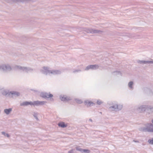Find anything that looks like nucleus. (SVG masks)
<instances>
[{
    "instance_id": "obj_1",
    "label": "nucleus",
    "mask_w": 153,
    "mask_h": 153,
    "mask_svg": "<svg viewBox=\"0 0 153 153\" xmlns=\"http://www.w3.org/2000/svg\"><path fill=\"white\" fill-rule=\"evenodd\" d=\"M145 126L141 127L139 128V130L140 131L153 132V125L152 123L145 124Z\"/></svg>"
},
{
    "instance_id": "obj_2",
    "label": "nucleus",
    "mask_w": 153,
    "mask_h": 153,
    "mask_svg": "<svg viewBox=\"0 0 153 153\" xmlns=\"http://www.w3.org/2000/svg\"><path fill=\"white\" fill-rule=\"evenodd\" d=\"M15 69H19L20 70L22 71H25L26 72H29L32 71L33 70L31 68L26 67H22L20 65H16L15 66Z\"/></svg>"
},
{
    "instance_id": "obj_3",
    "label": "nucleus",
    "mask_w": 153,
    "mask_h": 153,
    "mask_svg": "<svg viewBox=\"0 0 153 153\" xmlns=\"http://www.w3.org/2000/svg\"><path fill=\"white\" fill-rule=\"evenodd\" d=\"M84 30L86 32L88 33H101L103 32L102 30H95L91 28H85V29Z\"/></svg>"
},
{
    "instance_id": "obj_4",
    "label": "nucleus",
    "mask_w": 153,
    "mask_h": 153,
    "mask_svg": "<svg viewBox=\"0 0 153 153\" xmlns=\"http://www.w3.org/2000/svg\"><path fill=\"white\" fill-rule=\"evenodd\" d=\"M123 108V106L121 105L115 104L109 107L110 110L117 111L121 110Z\"/></svg>"
},
{
    "instance_id": "obj_5",
    "label": "nucleus",
    "mask_w": 153,
    "mask_h": 153,
    "mask_svg": "<svg viewBox=\"0 0 153 153\" xmlns=\"http://www.w3.org/2000/svg\"><path fill=\"white\" fill-rule=\"evenodd\" d=\"M41 72L43 74L47 75H50L51 70H49V68L47 67H43L40 70Z\"/></svg>"
},
{
    "instance_id": "obj_6",
    "label": "nucleus",
    "mask_w": 153,
    "mask_h": 153,
    "mask_svg": "<svg viewBox=\"0 0 153 153\" xmlns=\"http://www.w3.org/2000/svg\"><path fill=\"white\" fill-rule=\"evenodd\" d=\"M99 66L97 65H90L88 66L85 69V70H88L90 69L96 70L98 69Z\"/></svg>"
},
{
    "instance_id": "obj_7",
    "label": "nucleus",
    "mask_w": 153,
    "mask_h": 153,
    "mask_svg": "<svg viewBox=\"0 0 153 153\" xmlns=\"http://www.w3.org/2000/svg\"><path fill=\"white\" fill-rule=\"evenodd\" d=\"M138 63L141 64H153V60L151 59L150 60H139L137 61Z\"/></svg>"
},
{
    "instance_id": "obj_8",
    "label": "nucleus",
    "mask_w": 153,
    "mask_h": 153,
    "mask_svg": "<svg viewBox=\"0 0 153 153\" xmlns=\"http://www.w3.org/2000/svg\"><path fill=\"white\" fill-rule=\"evenodd\" d=\"M40 96L43 97L47 98H49L53 96V95L51 94L44 92L41 93L40 94Z\"/></svg>"
},
{
    "instance_id": "obj_9",
    "label": "nucleus",
    "mask_w": 153,
    "mask_h": 153,
    "mask_svg": "<svg viewBox=\"0 0 153 153\" xmlns=\"http://www.w3.org/2000/svg\"><path fill=\"white\" fill-rule=\"evenodd\" d=\"M147 107V106L145 105H141L137 108V110L139 112H142L146 111Z\"/></svg>"
},
{
    "instance_id": "obj_10",
    "label": "nucleus",
    "mask_w": 153,
    "mask_h": 153,
    "mask_svg": "<svg viewBox=\"0 0 153 153\" xmlns=\"http://www.w3.org/2000/svg\"><path fill=\"white\" fill-rule=\"evenodd\" d=\"M46 103V102L43 101H36L34 102H33V105H43L45 104Z\"/></svg>"
},
{
    "instance_id": "obj_11",
    "label": "nucleus",
    "mask_w": 153,
    "mask_h": 153,
    "mask_svg": "<svg viewBox=\"0 0 153 153\" xmlns=\"http://www.w3.org/2000/svg\"><path fill=\"white\" fill-rule=\"evenodd\" d=\"M61 73V71L59 70H51L50 75H58L60 74Z\"/></svg>"
},
{
    "instance_id": "obj_12",
    "label": "nucleus",
    "mask_w": 153,
    "mask_h": 153,
    "mask_svg": "<svg viewBox=\"0 0 153 153\" xmlns=\"http://www.w3.org/2000/svg\"><path fill=\"white\" fill-rule=\"evenodd\" d=\"M4 71H10L12 70V68L11 66L8 64H4Z\"/></svg>"
},
{
    "instance_id": "obj_13",
    "label": "nucleus",
    "mask_w": 153,
    "mask_h": 153,
    "mask_svg": "<svg viewBox=\"0 0 153 153\" xmlns=\"http://www.w3.org/2000/svg\"><path fill=\"white\" fill-rule=\"evenodd\" d=\"M11 94L13 97H17L20 96V94L19 92L15 91H12L10 92L9 95Z\"/></svg>"
},
{
    "instance_id": "obj_14",
    "label": "nucleus",
    "mask_w": 153,
    "mask_h": 153,
    "mask_svg": "<svg viewBox=\"0 0 153 153\" xmlns=\"http://www.w3.org/2000/svg\"><path fill=\"white\" fill-rule=\"evenodd\" d=\"M33 102H32L25 101L20 104L21 106H27L28 105H33Z\"/></svg>"
},
{
    "instance_id": "obj_15",
    "label": "nucleus",
    "mask_w": 153,
    "mask_h": 153,
    "mask_svg": "<svg viewBox=\"0 0 153 153\" xmlns=\"http://www.w3.org/2000/svg\"><path fill=\"white\" fill-rule=\"evenodd\" d=\"M60 98L61 100L64 101H67L70 100L69 97L65 96L60 97Z\"/></svg>"
},
{
    "instance_id": "obj_16",
    "label": "nucleus",
    "mask_w": 153,
    "mask_h": 153,
    "mask_svg": "<svg viewBox=\"0 0 153 153\" xmlns=\"http://www.w3.org/2000/svg\"><path fill=\"white\" fill-rule=\"evenodd\" d=\"M12 111V109L11 108L5 109L4 110V112L7 115H8L10 114Z\"/></svg>"
},
{
    "instance_id": "obj_17",
    "label": "nucleus",
    "mask_w": 153,
    "mask_h": 153,
    "mask_svg": "<svg viewBox=\"0 0 153 153\" xmlns=\"http://www.w3.org/2000/svg\"><path fill=\"white\" fill-rule=\"evenodd\" d=\"M134 85V82L132 81L129 82L128 83V88L131 89H133V85Z\"/></svg>"
},
{
    "instance_id": "obj_18",
    "label": "nucleus",
    "mask_w": 153,
    "mask_h": 153,
    "mask_svg": "<svg viewBox=\"0 0 153 153\" xmlns=\"http://www.w3.org/2000/svg\"><path fill=\"white\" fill-rule=\"evenodd\" d=\"M146 111L149 114L152 113L153 112V108L151 106H147Z\"/></svg>"
},
{
    "instance_id": "obj_19",
    "label": "nucleus",
    "mask_w": 153,
    "mask_h": 153,
    "mask_svg": "<svg viewBox=\"0 0 153 153\" xmlns=\"http://www.w3.org/2000/svg\"><path fill=\"white\" fill-rule=\"evenodd\" d=\"M14 2H26L30 0H11Z\"/></svg>"
},
{
    "instance_id": "obj_20",
    "label": "nucleus",
    "mask_w": 153,
    "mask_h": 153,
    "mask_svg": "<svg viewBox=\"0 0 153 153\" xmlns=\"http://www.w3.org/2000/svg\"><path fill=\"white\" fill-rule=\"evenodd\" d=\"M59 126L62 128L66 127L67 126V125L65 124L64 122H60L58 123Z\"/></svg>"
},
{
    "instance_id": "obj_21",
    "label": "nucleus",
    "mask_w": 153,
    "mask_h": 153,
    "mask_svg": "<svg viewBox=\"0 0 153 153\" xmlns=\"http://www.w3.org/2000/svg\"><path fill=\"white\" fill-rule=\"evenodd\" d=\"M1 93L3 95H6L8 94H9V92L7 90H3L1 91Z\"/></svg>"
},
{
    "instance_id": "obj_22",
    "label": "nucleus",
    "mask_w": 153,
    "mask_h": 153,
    "mask_svg": "<svg viewBox=\"0 0 153 153\" xmlns=\"http://www.w3.org/2000/svg\"><path fill=\"white\" fill-rule=\"evenodd\" d=\"M85 103L86 105H87L88 106H90L91 105V104H93L92 102H91L88 100L85 101Z\"/></svg>"
},
{
    "instance_id": "obj_23",
    "label": "nucleus",
    "mask_w": 153,
    "mask_h": 153,
    "mask_svg": "<svg viewBox=\"0 0 153 153\" xmlns=\"http://www.w3.org/2000/svg\"><path fill=\"white\" fill-rule=\"evenodd\" d=\"M1 133L2 135H3L5 137L9 138L10 137V135L8 133H6L4 131H2Z\"/></svg>"
},
{
    "instance_id": "obj_24",
    "label": "nucleus",
    "mask_w": 153,
    "mask_h": 153,
    "mask_svg": "<svg viewBox=\"0 0 153 153\" xmlns=\"http://www.w3.org/2000/svg\"><path fill=\"white\" fill-rule=\"evenodd\" d=\"M32 115L37 120H39V119L37 117L38 114L37 113L33 112L32 113Z\"/></svg>"
},
{
    "instance_id": "obj_25",
    "label": "nucleus",
    "mask_w": 153,
    "mask_h": 153,
    "mask_svg": "<svg viewBox=\"0 0 153 153\" xmlns=\"http://www.w3.org/2000/svg\"><path fill=\"white\" fill-rule=\"evenodd\" d=\"M4 64L0 65V71H4Z\"/></svg>"
},
{
    "instance_id": "obj_26",
    "label": "nucleus",
    "mask_w": 153,
    "mask_h": 153,
    "mask_svg": "<svg viewBox=\"0 0 153 153\" xmlns=\"http://www.w3.org/2000/svg\"><path fill=\"white\" fill-rule=\"evenodd\" d=\"M127 36L130 38H134L135 37V34L134 33H128Z\"/></svg>"
},
{
    "instance_id": "obj_27",
    "label": "nucleus",
    "mask_w": 153,
    "mask_h": 153,
    "mask_svg": "<svg viewBox=\"0 0 153 153\" xmlns=\"http://www.w3.org/2000/svg\"><path fill=\"white\" fill-rule=\"evenodd\" d=\"M90 152V150L88 149H82V153H89Z\"/></svg>"
},
{
    "instance_id": "obj_28",
    "label": "nucleus",
    "mask_w": 153,
    "mask_h": 153,
    "mask_svg": "<svg viewBox=\"0 0 153 153\" xmlns=\"http://www.w3.org/2000/svg\"><path fill=\"white\" fill-rule=\"evenodd\" d=\"M76 150L79 151L81 152H82V149L80 148L79 147L77 146L76 147Z\"/></svg>"
},
{
    "instance_id": "obj_29",
    "label": "nucleus",
    "mask_w": 153,
    "mask_h": 153,
    "mask_svg": "<svg viewBox=\"0 0 153 153\" xmlns=\"http://www.w3.org/2000/svg\"><path fill=\"white\" fill-rule=\"evenodd\" d=\"M148 142L151 144L153 145V138L150 139L148 140Z\"/></svg>"
},
{
    "instance_id": "obj_30",
    "label": "nucleus",
    "mask_w": 153,
    "mask_h": 153,
    "mask_svg": "<svg viewBox=\"0 0 153 153\" xmlns=\"http://www.w3.org/2000/svg\"><path fill=\"white\" fill-rule=\"evenodd\" d=\"M78 103L81 104L82 102L81 100L76 99L75 100Z\"/></svg>"
},
{
    "instance_id": "obj_31",
    "label": "nucleus",
    "mask_w": 153,
    "mask_h": 153,
    "mask_svg": "<svg viewBox=\"0 0 153 153\" xmlns=\"http://www.w3.org/2000/svg\"><path fill=\"white\" fill-rule=\"evenodd\" d=\"M81 70H74L73 71V73H75L76 72H80L81 71Z\"/></svg>"
},
{
    "instance_id": "obj_32",
    "label": "nucleus",
    "mask_w": 153,
    "mask_h": 153,
    "mask_svg": "<svg viewBox=\"0 0 153 153\" xmlns=\"http://www.w3.org/2000/svg\"><path fill=\"white\" fill-rule=\"evenodd\" d=\"M97 103L98 105H100L102 104V102L100 100H97Z\"/></svg>"
},
{
    "instance_id": "obj_33",
    "label": "nucleus",
    "mask_w": 153,
    "mask_h": 153,
    "mask_svg": "<svg viewBox=\"0 0 153 153\" xmlns=\"http://www.w3.org/2000/svg\"><path fill=\"white\" fill-rule=\"evenodd\" d=\"M74 149H72L70 151H69L68 153H74Z\"/></svg>"
},
{
    "instance_id": "obj_34",
    "label": "nucleus",
    "mask_w": 153,
    "mask_h": 153,
    "mask_svg": "<svg viewBox=\"0 0 153 153\" xmlns=\"http://www.w3.org/2000/svg\"><path fill=\"white\" fill-rule=\"evenodd\" d=\"M114 73H118V74H120V72H119V71H117L116 72H115Z\"/></svg>"
},
{
    "instance_id": "obj_35",
    "label": "nucleus",
    "mask_w": 153,
    "mask_h": 153,
    "mask_svg": "<svg viewBox=\"0 0 153 153\" xmlns=\"http://www.w3.org/2000/svg\"><path fill=\"white\" fill-rule=\"evenodd\" d=\"M152 124L153 125V120H152Z\"/></svg>"
},
{
    "instance_id": "obj_36",
    "label": "nucleus",
    "mask_w": 153,
    "mask_h": 153,
    "mask_svg": "<svg viewBox=\"0 0 153 153\" xmlns=\"http://www.w3.org/2000/svg\"><path fill=\"white\" fill-rule=\"evenodd\" d=\"M133 141L135 142H138V141H134V140H133Z\"/></svg>"
},
{
    "instance_id": "obj_37",
    "label": "nucleus",
    "mask_w": 153,
    "mask_h": 153,
    "mask_svg": "<svg viewBox=\"0 0 153 153\" xmlns=\"http://www.w3.org/2000/svg\"><path fill=\"white\" fill-rule=\"evenodd\" d=\"M89 120V121H91V122H92V120L91 119H90Z\"/></svg>"
},
{
    "instance_id": "obj_38",
    "label": "nucleus",
    "mask_w": 153,
    "mask_h": 153,
    "mask_svg": "<svg viewBox=\"0 0 153 153\" xmlns=\"http://www.w3.org/2000/svg\"><path fill=\"white\" fill-rule=\"evenodd\" d=\"M152 133H153V132H152Z\"/></svg>"
}]
</instances>
